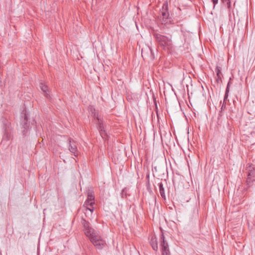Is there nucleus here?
I'll return each instance as SVG.
<instances>
[{
	"instance_id": "f257e3e1",
	"label": "nucleus",
	"mask_w": 255,
	"mask_h": 255,
	"mask_svg": "<svg viewBox=\"0 0 255 255\" xmlns=\"http://www.w3.org/2000/svg\"><path fill=\"white\" fill-rule=\"evenodd\" d=\"M34 123V120H33L32 121H30L29 113L25 109H24L21 113L20 119V125L21 128L23 129L22 130L23 135L26 136L27 135L29 130L30 123L33 125Z\"/></svg>"
},
{
	"instance_id": "f03ea898",
	"label": "nucleus",
	"mask_w": 255,
	"mask_h": 255,
	"mask_svg": "<svg viewBox=\"0 0 255 255\" xmlns=\"http://www.w3.org/2000/svg\"><path fill=\"white\" fill-rule=\"evenodd\" d=\"M153 36L158 45L164 50H169L172 47L171 38L160 33L153 32Z\"/></svg>"
},
{
	"instance_id": "7ed1b4c3",
	"label": "nucleus",
	"mask_w": 255,
	"mask_h": 255,
	"mask_svg": "<svg viewBox=\"0 0 255 255\" xmlns=\"http://www.w3.org/2000/svg\"><path fill=\"white\" fill-rule=\"evenodd\" d=\"M160 12L162 16L161 24L167 26V25L168 23V21L170 23L171 21V18L170 17L168 12V3L167 2H165L163 4Z\"/></svg>"
},
{
	"instance_id": "20e7f679",
	"label": "nucleus",
	"mask_w": 255,
	"mask_h": 255,
	"mask_svg": "<svg viewBox=\"0 0 255 255\" xmlns=\"http://www.w3.org/2000/svg\"><path fill=\"white\" fill-rule=\"evenodd\" d=\"M90 241L98 250H102L107 246L106 241L98 235L92 238Z\"/></svg>"
},
{
	"instance_id": "39448f33",
	"label": "nucleus",
	"mask_w": 255,
	"mask_h": 255,
	"mask_svg": "<svg viewBox=\"0 0 255 255\" xmlns=\"http://www.w3.org/2000/svg\"><path fill=\"white\" fill-rule=\"evenodd\" d=\"M160 246L161 248L162 255H170L168 245L165 240V237L162 231H161L160 236Z\"/></svg>"
},
{
	"instance_id": "423d86ee",
	"label": "nucleus",
	"mask_w": 255,
	"mask_h": 255,
	"mask_svg": "<svg viewBox=\"0 0 255 255\" xmlns=\"http://www.w3.org/2000/svg\"><path fill=\"white\" fill-rule=\"evenodd\" d=\"M69 150L74 156H77L78 155V151L76 143L74 141H72L71 139L69 140Z\"/></svg>"
},
{
	"instance_id": "0eeeda50",
	"label": "nucleus",
	"mask_w": 255,
	"mask_h": 255,
	"mask_svg": "<svg viewBox=\"0 0 255 255\" xmlns=\"http://www.w3.org/2000/svg\"><path fill=\"white\" fill-rule=\"evenodd\" d=\"M84 231L85 235L89 238L90 241H91L92 238L97 236L96 234L95 230L91 227L84 229Z\"/></svg>"
},
{
	"instance_id": "6e6552de",
	"label": "nucleus",
	"mask_w": 255,
	"mask_h": 255,
	"mask_svg": "<svg viewBox=\"0 0 255 255\" xmlns=\"http://www.w3.org/2000/svg\"><path fill=\"white\" fill-rule=\"evenodd\" d=\"M150 244L152 248V249L155 251H157L158 250V243L157 238L155 235L151 236V238L150 239Z\"/></svg>"
},
{
	"instance_id": "1a4fd4ad",
	"label": "nucleus",
	"mask_w": 255,
	"mask_h": 255,
	"mask_svg": "<svg viewBox=\"0 0 255 255\" xmlns=\"http://www.w3.org/2000/svg\"><path fill=\"white\" fill-rule=\"evenodd\" d=\"M255 183V179L252 178L247 176V178L246 180V184L247 187L244 188V190L247 191L248 189L251 187L253 184Z\"/></svg>"
},
{
	"instance_id": "9d476101",
	"label": "nucleus",
	"mask_w": 255,
	"mask_h": 255,
	"mask_svg": "<svg viewBox=\"0 0 255 255\" xmlns=\"http://www.w3.org/2000/svg\"><path fill=\"white\" fill-rule=\"evenodd\" d=\"M247 169L248 170L247 176L255 179V167L252 165H249L247 168Z\"/></svg>"
},
{
	"instance_id": "9b49d317",
	"label": "nucleus",
	"mask_w": 255,
	"mask_h": 255,
	"mask_svg": "<svg viewBox=\"0 0 255 255\" xmlns=\"http://www.w3.org/2000/svg\"><path fill=\"white\" fill-rule=\"evenodd\" d=\"M94 118L95 119L97 120V124L98 125V129L99 131H101L104 129V128L103 124V121L100 118H99L98 115H96L95 113L94 114Z\"/></svg>"
},
{
	"instance_id": "f8f14e48",
	"label": "nucleus",
	"mask_w": 255,
	"mask_h": 255,
	"mask_svg": "<svg viewBox=\"0 0 255 255\" xmlns=\"http://www.w3.org/2000/svg\"><path fill=\"white\" fill-rule=\"evenodd\" d=\"M40 87L41 90L44 92L45 97L47 99H50V96L47 93V92L48 91L47 86L42 83H41Z\"/></svg>"
},
{
	"instance_id": "ddd939ff",
	"label": "nucleus",
	"mask_w": 255,
	"mask_h": 255,
	"mask_svg": "<svg viewBox=\"0 0 255 255\" xmlns=\"http://www.w3.org/2000/svg\"><path fill=\"white\" fill-rule=\"evenodd\" d=\"M159 189L160 194L162 198L164 199H166L164 188L163 187V185L161 182L158 183Z\"/></svg>"
},
{
	"instance_id": "4468645a",
	"label": "nucleus",
	"mask_w": 255,
	"mask_h": 255,
	"mask_svg": "<svg viewBox=\"0 0 255 255\" xmlns=\"http://www.w3.org/2000/svg\"><path fill=\"white\" fill-rule=\"evenodd\" d=\"M88 200L95 201L94 193L92 190H89L87 192V198Z\"/></svg>"
},
{
	"instance_id": "2eb2a0df",
	"label": "nucleus",
	"mask_w": 255,
	"mask_h": 255,
	"mask_svg": "<svg viewBox=\"0 0 255 255\" xmlns=\"http://www.w3.org/2000/svg\"><path fill=\"white\" fill-rule=\"evenodd\" d=\"M95 204V201L88 200V199H86L85 202H84V204L83 205V206L86 208L88 207V206L93 207V205Z\"/></svg>"
},
{
	"instance_id": "dca6fc26",
	"label": "nucleus",
	"mask_w": 255,
	"mask_h": 255,
	"mask_svg": "<svg viewBox=\"0 0 255 255\" xmlns=\"http://www.w3.org/2000/svg\"><path fill=\"white\" fill-rule=\"evenodd\" d=\"M10 138V134L7 129H5L2 137V140H8Z\"/></svg>"
},
{
	"instance_id": "f3484780",
	"label": "nucleus",
	"mask_w": 255,
	"mask_h": 255,
	"mask_svg": "<svg viewBox=\"0 0 255 255\" xmlns=\"http://www.w3.org/2000/svg\"><path fill=\"white\" fill-rule=\"evenodd\" d=\"M230 81H229V82L227 84L225 94L224 96V103H225V101L227 100V99L228 97V94H229V90H230Z\"/></svg>"
},
{
	"instance_id": "a211bd4d",
	"label": "nucleus",
	"mask_w": 255,
	"mask_h": 255,
	"mask_svg": "<svg viewBox=\"0 0 255 255\" xmlns=\"http://www.w3.org/2000/svg\"><path fill=\"white\" fill-rule=\"evenodd\" d=\"M81 224H82V225H83V227L84 228V229H86L87 228H88L90 227L89 226V222L87 221L83 218H82Z\"/></svg>"
},
{
	"instance_id": "6ab92c4d",
	"label": "nucleus",
	"mask_w": 255,
	"mask_h": 255,
	"mask_svg": "<svg viewBox=\"0 0 255 255\" xmlns=\"http://www.w3.org/2000/svg\"><path fill=\"white\" fill-rule=\"evenodd\" d=\"M221 67L220 66H217L215 68V71L216 72L217 77H220L222 75V72H221Z\"/></svg>"
},
{
	"instance_id": "aec40b11",
	"label": "nucleus",
	"mask_w": 255,
	"mask_h": 255,
	"mask_svg": "<svg viewBox=\"0 0 255 255\" xmlns=\"http://www.w3.org/2000/svg\"><path fill=\"white\" fill-rule=\"evenodd\" d=\"M99 131V132L100 133L101 136H102V137L103 138H105L106 137V136H107V133L106 132L105 129H103V130H102L101 131Z\"/></svg>"
},
{
	"instance_id": "412c9836",
	"label": "nucleus",
	"mask_w": 255,
	"mask_h": 255,
	"mask_svg": "<svg viewBox=\"0 0 255 255\" xmlns=\"http://www.w3.org/2000/svg\"><path fill=\"white\" fill-rule=\"evenodd\" d=\"M224 4L227 6L228 10L230 11L231 7V0H229L227 1H226V3Z\"/></svg>"
},
{
	"instance_id": "4be33fe9",
	"label": "nucleus",
	"mask_w": 255,
	"mask_h": 255,
	"mask_svg": "<svg viewBox=\"0 0 255 255\" xmlns=\"http://www.w3.org/2000/svg\"><path fill=\"white\" fill-rule=\"evenodd\" d=\"M225 108H226V103H223V104L222 105L221 110L220 111V113L219 114V116L220 117L222 116L221 113H222V111L225 109Z\"/></svg>"
},
{
	"instance_id": "5701e85b",
	"label": "nucleus",
	"mask_w": 255,
	"mask_h": 255,
	"mask_svg": "<svg viewBox=\"0 0 255 255\" xmlns=\"http://www.w3.org/2000/svg\"><path fill=\"white\" fill-rule=\"evenodd\" d=\"M146 187H147V190H148V191L149 192H150V193H151L152 192V190H151V187H150V184L149 180H148V181H147Z\"/></svg>"
},
{
	"instance_id": "b1692460",
	"label": "nucleus",
	"mask_w": 255,
	"mask_h": 255,
	"mask_svg": "<svg viewBox=\"0 0 255 255\" xmlns=\"http://www.w3.org/2000/svg\"><path fill=\"white\" fill-rule=\"evenodd\" d=\"M127 189L125 188L123 189L121 192V196L122 198H127Z\"/></svg>"
},
{
	"instance_id": "393cba45",
	"label": "nucleus",
	"mask_w": 255,
	"mask_h": 255,
	"mask_svg": "<svg viewBox=\"0 0 255 255\" xmlns=\"http://www.w3.org/2000/svg\"><path fill=\"white\" fill-rule=\"evenodd\" d=\"M216 82H217V83H222V81L221 76L217 77V78H216Z\"/></svg>"
},
{
	"instance_id": "a878e982",
	"label": "nucleus",
	"mask_w": 255,
	"mask_h": 255,
	"mask_svg": "<svg viewBox=\"0 0 255 255\" xmlns=\"http://www.w3.org/2000/svg\"><path fill=\"white\" fill-rule=\"evenodd\" d=\"M91 208H89V207H87L86 208V211L87 210H89L91 213H93V211H94V208H93V207H91Z\"/></svg>"
},
{
	"instance_id": "bb28decb",
	"label": "nucleus",
	"mask_w": 255,
	"mask_h": 255,
	"mask_svg": "<svg viewBox=\"0 0 255 255\" xmlns=\"http://www.w3.org/2000/svg\"><path fill=\"white\" fill-rule=\"evenodd\" d=\"M218 0H211L212 2H213V4L214 8L216 6V5L218 3Z\"/></svg>"
},
{
	"instance_id": "cd10ccee",
	"label": "nucleus",
	"mask_w": 255,
	"mask_h": 255,
	"mask_svg": "<svg viewBox=\"0 0 255 255\" xmlns=\"http://www.w3.org/2000/svg\"><path fill=\"white\" fill-rule=\"evenodd\" d=\"M146 178H147V180H149V175H147L146 176Z\"/></svg>"
},
{
	"instance_id": "c85d7f7f",
	"label": "nucleus",
	"mask_w": 255,
	"mask_h": 255,
	"mask_svg": "<svg viewBox=\"0 0 255 255\" xmlns=\"http://www.w3.org/2000/svg\"><path fill=\"white\" fill-rule=\"evenodd\" d=\"M156 113H157V111H156ZM157 116L158 117V114L157 113Z\"/></svg>"
}]
</instances>
